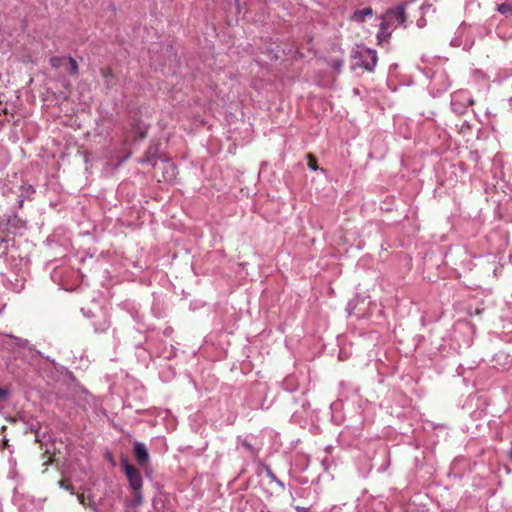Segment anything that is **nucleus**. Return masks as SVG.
Segmentation results:
<instances>
[{"mask_svg":"<svg viewBox=\"0 0 512 512\" xmlns=\"http://www.w3.org/2000/svg\"><path fill=\"white\" fill-rule=\"evenodd\" d=\"M408 3H400L387 10L380 18L393 29L403 25L407 19L406 8Z\"/></svg>","mask_w":512,"mask_h":512,"instance_id":"nucleus-1","label":"nucleus"},{"mask_svg":"<svg viewBox=\"0 0 512 512\" xmlns=\"http://www.w3.org/2000/svg\"><path fill=\"white\" fill-rule=\"evenodd\" d=\"M121 467L127 477L129 486L133 491L142 490L143 479L140 471L129 463L127 459L121 461Z\"/></svg>","mask_w":512,"mask_h":512,"instance_id":"nucleus-2","label":"nucleus"},{"mask_svg":"<svg viewBox=\"0 0 512 512\" xmlns=\"http://www.w3.org/2000/svg\"><path fill=\"white\" fill-rule=\"evenodd\" d=\"M134 454L140 465H144L149 461V452L142 442L135 441Z\"/></svg>","mask_w":512,"mask_h":512,"instance_id":"nucleus-3","label":"nucleus"},{"mask_svg":"<svg viewBox=\"0 0 512 512\" xmlns=\"http://www.w3.org/2000/svg\"><path fill=\"white\" fill-rule=\"evenodd\" d=\"M366 59L363 61V67L367 71H373L377 64V54L376 51L367 49L364 52Z\"/></svg>","mask_w":512,"mask_h":512,"instance_id":"nucleus-4","label":"nucleus"},{"mask_svg":"<svg viewBox=\"0 0 512 512\" xmlns=\"http://www.w3.org/2000/svg\"><path fill=\"white\" fill-rule=\"evenodd\" d=\"M373 15V9L371 7H366L364 9L355 10L351 15V20L354 22L362 23L365 21L367 16Z\"/></svg>","mask_w":512,"mask_h":512,"instance_id":"nucleus-5","label":"nucleus"},{"mask_svg":"<svg viewBox=\"0 0 512 512\" xmlns=\"http://www.w3.org/2000/svg\"><path fill=\"white\" fill-rule=\"evenodd\" d=\"M392 30L394 29L382 20L379 25V31L377 33L378 42L382 43L383 41L388 40L391 36Z\"/></svg>","mask_w":512,"mask_h":512,"instance_id":"nucleus-6","label":"nucleus"},{"mask_svg":"<svg viewBox=\"0 0 512 512\" xmlns=\"http://www.w3.org/2000/svg\"><path fill=\"white\" fill-rule=\"evenodd\" d=\"M496 10L502 15H512V0H505L497 5Z\"/></svg>","mask_w":512,"mask_h":512,"instance_id":"nucleus-7","label":"nucleus"},{"mask_svg":"<svg viewBox=\"0 0 512 512\" xmlns=\"http://www.w3.org/2000/svg\"><path fill=\"white\" fill-rule=\"evenodd\" d=\"M162 169L167 173V175L164 176L165 180H172L175 176V167L170 162H162Z\"/></svg>","mask_w":512,"mask_h":512,"instance_id":"nucleus-8","label":"nucleus"},{"mask_svg":"<svg viewBox=\"0 0 512 512\" xmlns=\"http://www.w3.org/2000/svg\"><path fill=\"white\" fill-rule=\"evenodd\" d=\"M67 59L70 65L69 73L74 76L78 75L79 68L77 61L71 56H69Z\"/></svg>","mask_w":512,"mask_h":512,"instance_id":"nucleus-9","label":"nucleus"},{"mask_svg":"<svg viewBox=\"0 0 512 512\" xmlns=\"http://www.w3.org/2000/svg\"><path fill=\"white\" fill-rule=\"evenodd\" d=\"M65 60V58L63 57H57V56H54V57H51L50 58V65L51 67L53 68H59L61 65H62V62Z\"/></svg>","mask_w":512,"mask_h":512,"instance_id":"nucleus-10","label":"nucleus"},{"mask_svg":"<svg viewBox=\"0 0 512 512\" xmlns=\"http://www.w3.org/2000/svg\"><path fill=\"white\" fill-rule=\"evenodd\" d=\"M134 492V500H133V506H139L143 502V495L142 490L133 491Z\"/></svg>","mask_w":512,"mask_h":512,"instance_id":"nucleus-11","label":"nucleus"},{"mask_svg":"<svg viewBox=\"0 0 512 512\" xmlns=\"http://www.w3.org/2000/svg\"><path fill=\"white\" fill-rule=\"evenodd\" d=\"M10 337L13 338L16 341V344L21 347H24L26 345V343L28 342L27 340H23V339L17 338L12 335H10Z\"/></svg>","mask_w":512,"mask_h":512,"instance_id":"nucleus-12","label":"nucleus"},{"mask_svg":"<svg viewBox=\"0 0 512 512\" xmlns=\"http://www.w3.org/2000/svg\"><path fill=\"white\" fill-rule=\"evenodd\" d=\"M266 474H267V477H268L271 481L275 482V481L277 480V477H276V476H275V474L271 471V469H270V468H267V470H266Z\"/></svg>","mask_w":512,"mask_h":512,"instance_id":"nucleus-13","label":"nucleus"},{"mask_svg":"<svg viewBox=\"0 0 512 512\" xmlns=\"http://www.w3.org/2000/svg\"><path fill=\"white\" fill-rule=\"evenodd\" d=\"M241 446L244 447L248 451H251V452L253 451L252 445L247 440L241 441Z\"/></svg>","mask_w":512,"mask_h":512,"instance_id":"nucleus-14","label":"nucleus"},{"mask_svg":"<svg viewBox=\"0 0 512 512\" xmlns=\"http://www.w3.org/2000/svg\"><path fill=\"white\" fill-rule=\"evenodd\" d=\"M142 163L144 162H150L152 164L153 167H156L158 165V162L157 160H154V159H143L141 160Z\"/></svg>","mask_w":512,"mask_h":512,"instance_id":"nucleus-15","label":"nucleus"},{"mask_svg":"<svg viewBox=\"0 0 512 512\" xmlns=\"http://www.w3.org/2000/svg\"><path fill=\"white\" fill-rule=\"evenodd\" d=\"M8 395V390L0 388V399L5 398Z\"/></svg>","mask_w":512,"mask_h":512,"instance_id":"nucleus-16","label":"nucleus"},{"mask_svg":"<svg viewBox=\"0 0 512 512\" xmlns=\"http://www.w3.org/2000/svg\"><path fill=\"white\" fill-rule=\"evenodd\" d=\"M296 510H297L298 512H311V511H310V508H307V507H301V506H297V507H296Z\"/></svg>","mask_w":512,"mask_h":512,"instance_id":"nucleus-17","label":"nucleus"},{"mask_svg":"<svg viewBox=\"0 0 512 512\" xmlns=\"http://www.w3.org/2000/svg\"><path fill=\"white\" fill-rule=\"evenodd\" d=\"M430 8H431V5H425V4H423V5L420 7V9H421V11H422V13H423V14H424L428 9H430Z\"/></svg>","mask_w":512,"mask_h":512,"instance_id":"nucleus-18","label":"nucleus"},{"mask_svg":"<svg viewBox=\"0 0 512 512\" xmlns=\"http://www.w3.org/2000/svg\"><path fill=\"white\" fill-rule=\"evenodd\" d=\"M417 25H418V27H420V28H421V27H423V26L425 25V20H424V19H420V20H418Z\"/></svg>","mask_w":512,"mask_h":512,"instance_id":"nucleus-19","label":"nucleus"},{"mask_svg":"<svg viewBox=\"0 0 512 512\" xmlns=\"http://www.w3.org/2000/svg\"><path fill=\"white\" fill-rule=\"evenodd\" d=\"M341 67H342V62H341V61H337V62H335V68H336L337 70H340V68H341Z\"/></svg>","mask_w":512,"mask_h":512,"instance_id":"nucleus-20","label":"nucleus"},{"mask_svg":"<svg viewBox=\"0 0 512 512\" xmlns=\"http://www.w3.org/2000/svg\"><path fill=\"white\" fill-rule=\"evenodd\" d=\"M275 483L280 486L282 489H284V483L282 481H280L278 478L277 480L275 481Z\"/></svg>","mask_w":512,"mask_h":512,"instance_id":"nucleus-21","label":"nucleus"},{"mask_svg":"<svg viewBox=\"0 0 512 512\" xmlns=\"http://www.w3.org/2000/svg\"><path fill=\"white\" fill-rule=\"evenodd\" d=\"M438 78H446V76L444 74H440L438 76H435L434 79H433V83H435Z\"/></svg>","mask_w":512,"mask_h":512,"instance_id":"nucleus-22","label":"nucleus"},{"mask_svg":"<svg viewBox=\"0 0 512 512\" xmlns=\"http://www.w3.org/2000/svg\"><path fill=\"white\" fill-rule=\"evenodd\" d=\"M309 168L312 169L313 171L317 170V166L313 163H309Z\"/></svg>","mask_w":512,"mask_h":512,"instance_id":"nucleus-23","label":"nucleus"},{"mask_svg":"<svg viewBox=\"0 0 512 512\" xmlns=\"http://www.w3.org/2000/svg\"><path fill=\"white\" fill-rule=\"evenodd\" d=\"M450 86V84L447 82L446 84H444V86L442 87V91H445L448 87Z\"/></svg>","mask_w":512,"mask_h":512,"instance_id":"nucleus-24","label":"nucleus"},{"mask_svg":"<svg viewBox=\"0 0 512 512\" xmlns=\"http://www.w3.org/2000/svg\"><path fill=\"white\" fill-rule=\"evenodd\" d=\"M60 486H61V487L66 488V489H68V487L66 486V484H64V482H63V481H61V482H60Z\"/></svg>","mask_w":512,"mask_h":512,"instance_id":"nucleus-25","label":"nucleus"},{"mask_svg":"<svg viewBox=\"0 0 512 512\" xmlns=\"http://www.w3.org/2000/svg\"><path fill=\"white\" fill-rule=\"evenodd\" d=\"M60 486H61V487L66 488V489H68V487L66 486V484H64V482H63V481H61V482H60Z\"/></svg>","mask_w":512,"mask_h":512,"instance_id":"nucleus-26","label":"nucleus"},{"mask_svg":"<svg viewBox=\"0 0 512 512\" xmlns=\"http://www.w3.org/2000/svg\"><path fill=\"white\" fill-rule=\"evenodd\" d=\"M468 102H469V104H471V105L474 103L472 99H468Z\"/></svg>","mask_w":512,"mask_h":512,"instance_id":"nucleus-27","label":"nucleus"},{"mask_svg":"<svg viewBox=\"0 0 512 512\" xmlns=\"http://www.w3.org/2000/svg\"><path fill=\"white\" fill-rule=\"evenodd\" d=\"M510 458L512 460V447H511V451H510Z\"/></svg>","mask_w":512,"mask_h":512,"instance_id":"nucleus-28","label":"nucleus"}]
</instances>
